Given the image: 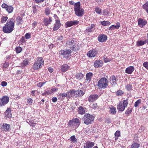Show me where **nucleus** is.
Here are the masks:
<instances>
[{
    "label": "nucleus",
    "instance_id": "obj_15",
    "mask_svg": "<svg viewBox=\"0 0 148 148\" xmlns=\"http://www.w3.org/2000/svg\"><path fill=\"white\" fill-rule=\"evenodd\" d=\"M5 116L9 118L12 117L11 110L10 108H8L4 113Z\"/></svg>",
    "mask_w": 148,
    "mask_h": 148
},
{
    "label": "nucleus",
    "instance_id": "obj_24",
    "mask_svg": "<svg viewBox=\"0 0 148 148\" xmlns=\"http://www.w3.org/2000/svg\"><path fill=\"white\" fill-rule=\"evenodd\" d=\"M69 66L67 65L63 64L61 66V71L63 72H65L69 69Z\"/></svg>",
    "mask_w": 148,
    "mask_h": 148
},
{
    "label": "nucleus",
    "instance_id": "obj_52",
    "mask_svg": "<svg viewBox=\"0 0 148 148\" xmlns=\"http://www.w3.org/2000/svg\"><path fill=\"white\" fill-rule=\"evenodd\" d=\"M141 99H139L137 100L136 101L135 103L134 106L136 107H137L141 103Z\"/></svg>",
    "mask_w": 148,
    "mask_h": 148
},
{
    "label": "nucleus",
    "instance_id": "obj_21",
    "mask_svg": "<svg viewBox=\"0 0 148 148\" xmlns=\"http://www.w3.org/2000/svg\"><path fill=\"white\" fill-rule=\"evenodd\" d=\"M61 25L60 21L59 20H56V24L53 28V30L56 31L58 30L60 27Z\"/></svg>",
    "mask_w": 148,
    "mask_h": 148
},
{
    "label": "nucleus",
    "instance_id": "obj_12",
    "mask_svg": "<svg viewBox=\"0 0 148 148\" xmlns=\"http://www.w3.org/2000/svg\"><path fill=\"white\" fill-rule=\"evenodd\" d=\"M99 96L97 94L91 95L88 98V101L90 103H92L96 100L99 97Z\"/></svg>",
    "mask_w": 148,
    "mask_h": 148
},
{
    "label": "nucleus",
    "instance_id": "obj_47",
    "mask_svg": "<svg viewBox=\"0 0 148 148\" xmlns=\"http://www.w3.org/2000/svg\"><path fill=\"white\" fill-rule=\"evenodd\" d=\"M124 93V92L121 90H118L116 93V95L118 96L122 95Z\"/></svg>",
    "mask_w": 148,
    "mask_h": 148
},
{
    "label": "nucleus",
    "instance_id": "obj_58",
    "mask_svg": "<svg viewBox=\"0 0 148 148\" xmlns=\"http://www.w3.org/2000/svg\"><path fill=\"white\" fill-rule=\"evenodd\" d=\"M116 25H114V29H118L119 28V27H120V23L119 22H117L116 23Z\"/></svg>",
    "mask_w": 148,
    "mask_h": 148
},
{
    "label": "nucleus",
    "instance_id": "obj_17",
    "mask_svg": "<svg viewBox=\"0 0 148 148\" xmlns=\"http://www.w3.org/2000/svg\"><path fill=\"white\" fill-rule=\"evenodd\" d=\"M93 75L92 73L89 72L86 74V79H85V82L86 83H89L91 80L92 77Z\"/></svg>",
    "mask_w": 148,
    "mask_h": 148
},
{
    "label": "nucleus",
    "instance_id": "obj_61",
    "mask_svg": "<svg viewBox=\"0 0 148 148\" xmlns=\"http://www.w3.org/2000/svg\"><path fill=\"white\" fill-rule=\"evenodd\" d=\"M143 66L147 69H148V62H145L143 64Z\"/></svg>",
    "mask_w": 148,
    "mask_h": 148
},
{
    "label": "nucleus",
    "instance_id": "obj_62",
    "mask_svg": "<svg viewBox=\"0 0 148 148\" xmlns=\"http://www.w3.org/2000/svg\"><path fill=\"white\" fill-rule=\"evenodd\" d=\"M58 90V89L57 88H52L51 89V90L50 91V92L51 93V94L53 92L56 91Z\"/></svg>",
    "mask_w": 148,
    "mask_h": 148
},
{
    "label": "nucleus",
    "instance_id": "obj_10",
    "mask_svg": "<svg viewBox=\"0 0 148 148\" xmlns=\"http://www.w3.org/2000/svg\"><path fill=\"white\" fill-rule=\"evenodd\" d=\"M98 54V51L95 49L90 50L87 53V56L89 57L93 58L96 56Z\"/></svg>",
    "mask_w": 148,
    "mask_h": 148
},
{
    "label": "nucleus",
    "instance_id": "obj_63",
    "mask_svg": "<svg viewBox=\"0 0 148 148\" xmlns=\"http://www.w3.org/2000/svg\"><path fill=\"white\" fill-rule=\"evenodd\" d=\"M25 37L26 39H28L30 38L31 35L29 33H27L25 35Z\"/></svg>",
    "mask_w": 148,
    "mask_h": 148
},
{
    "label": "nucleus",
    "instance_id": "obj_53",
    "mask_svg": "<svg viewBox=\"0 0 148 148\" xmlns=\"http://www.w3.org/2000/svg\"><path fill=\"white\" fill-rule=\"evenodd\" d=\"M33 10V14L37 13V9L36 8V5H33L32 7Z\"/></svg>",
    "mask_w": 148,
    "mask_h": 148
},
{
    "label": "nucleus",
    "instance_id": "obj_48",
    "mask_svg": "<svg viewBox=\"0 0 148 148\" xmlns=\"http://www.w3.org/2000/svg\"><path fill=\"white\" fill-rule=\"evenodd\" d=\"M58 96H60V97L62 96V98H63V99H64V98L65 97H66V98L67 99V94L66 92L61 93L59 95H58Z\"/></svg>",
    "mask_w": 148,
    "mask_h": 148
},
{
    "label": "nucleus",
    "instance_id": "obj_13",
    "mask_svg": "<svg viewBox=\"0 0 148 148\" xmlns=\"http://www.w3.org/2000/svg\"><path fill=\"white\" fill-rule=\"evenodd\" d=\"M95 26V24H91L90 26L88 27L85 30V32L88 34L92 32L95 29V28H94Z\"/></svg>",
    "mask_w": 148,
    "mask_h": 148
},
{
    "label": "nucleus",
    "instance_id": "obj_30",
    "mask_svg": "<svg viewBox=\"0 0 148 148\" xmlns=\"http://www.w3.org/2000/svg\"><path fill=\"white\" fill-rule=\"evenodd\" d=\"M76 95L78 97H82L84 95V93L83 91L81 90H78L76 91Z\"/></svg>",
    "mask_w": 148,
    "mask_h": 148
},
{
    "label": "nucleus",
    "instance_id": "obj_35",
    "mask_svg": "<svg viewBox=\"0 0 148 148\" xmlns=\"http://www.w3.org/2000/svg\"><path fill=\"white\" fill-rule=\"evenodd\" d=\"M143 9L148 14V1L146 2L143 6Z\"/></svg>",
    "mask_w": 148,
    "mask_h": 148
},
{
    "label": "nucleus",
    "instance_id": "obj_56",
    "mask_svg": "<svg viewBox=\"0 0 148 148\" xmlns=\"http://www.w3.org/2000/svg\"><path fill=\"white\" fill-rule=\"evenodd\" d=\"M79 21L77 20L72 21V26L78 25L79 23Z\"/></svg>",
    "mask_w": 148,
    "mask_h": 148
},
{
    "label": "nucleus",
    "instance_id": "obj_57",
    "mask_svg": "<svg viewBox=\"0 0 148 148\" xmlns=\"http://www.w3.org/2000/svg\"><path fill=\"white\" fill-rule=\"evenodd\" d=\"M79 21L77 20L72 21V26L78 25L79 23Z\"/></svg>",
    "mask_w": 148,
    "mask_h": 148
},
{
    "label": "nucleus",
    "instance_id": "obj_6",
    "mask_svg": "<svg viewBox=\"0 0 148 148\" xmlns=\"http://www.w3.org/2000/svg\"><path fill=\"white\" fill-rule=\"evenodd\" d=\"M128 104V102L127 100H124L122 101H120L117 106V110L119 111H123L125 107H127Z\"/></svg>",
    "mask_w": 148,
    "mask_h": 148
},
{
    "label": "nucleus",
    "instance_id": "obj_49",
    "mask_svg": "<svg viewBox=\"0 0 148 148\" xmlns=\"http://www.w3.org/2000/svg\"><path fill=\"white\" fill-rule=\"evenodd\" d=\"M125 89L126 90L130 91L132 90V86L130 84H127L125 87Z\"/></svg>",
    "mask_w": 148,
    "mask_h": 148
},
{
    "label": "nucleus",
    "instance_id": "obj_9",
    "mask_svg": "<svg viewBox=\"0 0 148 148\" xmlns=\"http://www.w3.org/2000/svg\"><path fill=\"white\" fill-rule=\"evenodd\" d=\"M10 128L9 124L6 123H1L0 130L3 132H7L9 131Z\"/></svg>",
    "mask_w": 148,
    "mask_h": 148
},
{
    "label": "nucleus",
    "instance_id": "obj_5",
    "mask_svg": "<svg viewBox=\"0 0 148 148\" xmlns=\"http://www.w3.org/2000/svg\"><path fill=\"white\" fill-rule=\"evenodd\" d=\"M44 61L42 57L37 58V60L33 65L32 68L34 70H36L41 67L42 65H43Z\"/></svg>",
    "mask_w": 148,
    "mask_h": 148
},
{
    "label": "nucleus",
    "instance_id": "obj_22",
    "mask_svg": "<svg viewBox=\"0 0 148 148\" xmlns=\"http://www.w3.org/2000/svg\"><path fill=\"white\" fill-rule=\"evenodd\" d=\"M102 64V61L101 60H97L95 61L94 65L95 67H99L101 66Z\"/></svg>",
    "mask_w": 148,
    "mask_h": 148
},
{
    "label": "nucleus",
    "instance_id": "obj_29",
    "mask_svg": "<svg viewBox=\"0 0 148 148\" xmlns=\"http://www.w3.org/2000/svg\"><path fill=\"white\" fill-rule=\"evenodd\" d=\"M133 109V108L132 106H130L125 111V114L129 116L132 113Z\"/></svg>",
    "mask_w": 148,
    "mask_h": 148
},
{
    "label": "nucleus",
    "instance_id": "obj_50",
    "mask_svg": "<svg viewBox=\"0 0 148 148\" xmlns=\"http://www.w3.org/2000/svg\"><path fill=\"white\" fill-rule=\"evenodd\" d=\"M69 91L70 92L71 97H72V96H74L76 93V90L74 89L70 90H69Z\"/></svg>",
    "mask_w": 148,
    "mask_h": 148
},
{
    "label": "nucleus",
    "instance_id": "obj_36",
    "mask_svg": "<svg viewBox=\"0 0 148 148\" xmlns=\"http://www.w3.org/2000/svg\"><path fill=\"white\" fill-rule=\"evenodd\" d=\"M8 18L6 16H2L1 17V23H5L7 21Z\"/></svg>",
    "mask_w": 148,
    "mask_h": 148
},
{
    "label": "nucleus",
    "instance_id": "obj_19",
    "mask_svg": "<svg viewBox=\"0 0 148 148\" xmlns=\"http://www.w3.org/2000/svg\"><path fill=\"white\" fill-rule=\"evenodd\" d=\"M134 70V67L133 66L128 67L125 70V72L128 74H131Z\"/></svg>",
    "mask_w": 148,
    "mask_h": 148
},
{
    "label": "nucleus",
    "instance_id": "obj_34",
    "mask_svg": "<svg viewBox=\"0 0 148 148\" xmlns=\"http://www.w3.org/2000/svg\"><path fill=\"white\" fill-rule=\"evenodd\" d=\"M74 41L73 40L69 39L66 42V44L70 46L73 45L75 43Z\"/></svg>",
    "mask_w": 148,
    "mask_h": 148
},
{
    "label": "nucleus",
    "instance_id": "obj_40",
    "mask_svg": "<svg viewBox=\"0 0 148 148\" xmlns=\"http://www.w3.org/2000/svg\"><path fill=\"white\" fill-rule=\"evenodd\" d=\"M78 46L75 45H73V46L71 47L70 48L73 51H77L78 50Z\"/></svg>",
    "mask_w": 148,
    "mask_h": 148
},
{
    "label": "nucleus",
    "instance_id": "obj_28",
    "mask_svg": "<svg viewBox=\"0 0 148 148\" xmlns=\"http://www.w3.org/2000/svg\"><path fill=\"white\" fill-rule=\"evenodd\" d=\"M104 61L105 62H107L111 61L112 59V56L111 55H109L107 57L106 56H103Z\"/></svg>",
    "mask_w": 148,
    "mask_h": 148
},
{
    "label": "nucleus",
    "instance_id": "obj_3",
    "mask_svg": "<svg viewBox=\"0 0 148 148\" xmlns=\"http://www.w3.org/2000/svg\"><path fill=\"white\" fill-rule=\"evenodd\" d=\"M108 85V81L105 77H102L98 81L97 86L99 89H104Z\"/></svg>",
    "mask_w": 148,
    "mask_h": 148
},
{
    "label": "nucleus",
    "instance_id": "obj_4",
    "mask_svg": "<svg viewBox=\"0 0 148 148\" xmlns=\"http://www.w3.org/2000/svg\"><path fill=\"white\" fill-rule=\"evenodd\" d=\"M83 118L84 122L85 124L88 125L92 123L94 121V117L89 113L86 114Z\"/></svg>",
    "mask_w": 148,
    "mask_h": 148
},
{
    "label": "nucleus",
    "instance_id": "obj_51",
    "mask_svg": "<svg viewBox=\"0 0 148 148\" xmlns=\"http://www.w3.org/2000/svg\"><path fill=\"white\" fill-rule=\"evenodd\" d=\"M29 61L27 60H24L22 63V65L23 66H27L29 64Z\"/></svg>",
    "mask_w": 148,
    "mask_h": 148
},
{
    "label": "nucleus",
    "instance_id": "obj_54",
    "mask_svg": "<svg viewBox=\"0 0 148 148\" xmlns=\"http://www.w3.org/2000/svg\"><path fill=\"white\" fill-rule=\"evenodd\" d=\"M47 82V81H45V82H40L38 83L37 84V85L38 87H41L44 85L45 84V83H46Z\"/></svg>",
    "mask_w": 148,
    "mask_h": 148
},
{
    "label": "nucleus",
    "instance_id": "obj_32",
    "mask_svg": "<svg viewBox=\"0 0 148 148\" xmlns=\"http://www.w3.org/2000/svg\"><path fill=\"white\" fill-rule=\"evenodd\" d=\"M146 43V40L142 41L140 40V41H138L136 42V45L138 46H140L143 45Z\"/></svg>",
    "mask_w": 148,
    "mask_h": 148
},
{
    "label": "nucleus",
    "instance_id": "obj_20",
    "mask_svg": "<svg viewBox=\"0 0 148 148\" xmlns=\"http://www.w3.org/2000/svg\"><path fill=\"white\" fill-rule=\"evenodd\" d=\"M78 109L77 112L79 114L82 115L85 114L86 108H84L82 106H80L78 108Z\"/></svg>",
    "mask_w": 148,
    "mask_h": 148
},
{
    "label": "nucleus",
    "instance_id": "obj_16",
    "mask_svg": "<svg viewBox=\"0 0 148 148\" xmlns=\"http://www.w3.org/2000/svg\"><path fill=\"white\" fill-rule=\"evenodd\" d=\"M98 40L99 42H103L107 40V37L105 35L102 34L98 36Z\"/></svg>",
    "mask_w": 148,
    "mask_h": 148
},
{
    "label": "nucleus",
    "instance_id": "obj_11",
    "mask_svg": "<svg viewBox=\"0 0 148 148\" xmlns=\"http://www.w3.org/2000/svg\"><path fill=\"white\" fill-rule=\"evenodd\" d=\"M9 101V97L7 96H3L0 99L1 106H4L7 104Z\"/></svg>",
    "mask_w": 148,
    "mask_h": 148
},
{
    "label": "nucleus",
    "instance_id": "obj_37",
    "mask_svg": "<svg viewBox=\"0 0 148 148\" xmlns=\"http://www.w3.org/2000/svg\"><path fill=\"white\" fill-rule=\"evenodd\" d=\"M110 111L111 113L113 114H115L116 112V108L114 107H112V108H110Z\"/></svg>",
    "mask_w": 148,
    "mask_h": 148
},
{
    "label": "nucleus",
    "instance_id": "obj_7",
    "mask_svg": "<svg viewBox=\"0 0 148 148\" xmlns=\"http://www.w3.org/2000/svg\"><path fill=\"white\" fill-rule=\"evenodd\" d=\"M71 53V51L70 49L66 51L62 50L59 51V54L61 55H62L64 58L66 59L70 58Z\"/></svg>",
    "mask_w": 148,
    "mask_h": 148
},
{
    "label": "nucleus",
    "instance_id": "obj_8",
    "mask_svg": "<svg viewBox=\"0 0 148 148\" xmlns=\"http://www.w3.org/2000/svg\"><path fill=\"white\" fill-rule=\"evenodd\" d=\"M1 7L4 9H5L6 11L8 13H11L13 12L14 10V7L11 5H8L6 3H3L1 5Z\"/></svg>",
    "mask_w": 148,
    "mask_h": 148
},
{
    "label": "nucleus",
    "instance_id": "obj_59",
    "mask_svg": "<svg viewBox=\"0 0 148 148\" xmlns=\"http://www.w3.org/2000/svg\"><path fill=\"white\" fill-rule=\"evenodd\" d=\"M50 94H51V93L50 92V91H47L45 90L44 92L42 93V96H44V95H49Z\"/></svg>",
    "mask_w": 148,
    "mask_h": 148
},
{
    "label": "nucleus",
    "instance_id": "obj_39",
    "mask_svg": "<svg viewBox=\"0 0 148 148\" xmlns=\"http://www.w3.org/2000/svg\"><path fill=\"white\" fill-rule=\"evenodd\" d=\"M70 139L71 143H75L77 141V139L75 138V135L71 136L70 137Z\"/></svg>",
    "mask_w": 148,
    "mask_h": 148
},
{
    "label": "nucleus",
    "instance_id": "obj_64",
    "mask_svg": "<svg viewBox=\"0 0 148 148\" xmlns=\"http://www.w3.org/2000/svg\"><path fill=\"white\" fill-rule=\"evenodd\" d=\"M7 83L5 81H3L1 83V85L3 87H5L6 86Z\"/></svg>",
    "mask_w": 148,
    "mask_h": 148
},
{
    "label": "nucleus",
    "instance_id": "obj_18",
    "mask_svg": "<svg viewBox=\"0 0 148 148\" xmlns=\"http://www.w3.org/2000/svg\"><path fill=\"white\" fill-rule=\"evenodd\" d=\"M52 18L50 17L49 18V19L47 18H44L43 21V23L46 26H48L52 21Z\"/></svg>",
    "mask_w": 148,
    "mask_h": 148
},
{
    "label": "nucleus",
    "instance_id": "obj_45",
    "mask_svg": "<svg viewBox=\"0 0 148 148\" xmlns=\"http://www.w3.org/2000/svg\"><path fill=\"white\" fill-rule=\"evenodd\" d=\"M66 27H68L72 26V21H68L65 23Z\"/></svg>",
    "mask_w": 148,
    "mask_h": 148
},
{
    "label": "nucleus",
    "instance_id": "obj_46",
    "mask_svg": "<svg viewBox=\"0 0 148 148\" xmlns=\"http://www.w3.org/2000/svg\"><path fill=\"white\" fill-rule=\"evenodd\" d=\"M139 146V144L135 143H133L131 145V148H138Z\"/></svg>",
    "mask_w": 148,
    "mask_h": 148
},
{
    "label": "nucleus",
    "instance_id": "obj_55",
    "mask_svg": "<svg viewBox=\"0 0 148 148\" xmlns=\"http://www.w3.org/2000/svg\"><path fill=\"white\" fill-rule=\"evenodd\" d=\"M30 125L32 127H35L36 124V123H34L33 120H31L29 121Z\"/></svg>",
    "mask_w": 148,
    "mask_h": 148
},
{
    "label": "nucleus",
    "instance_id": "obj_25",
    "mask_svg": "<svg viewBox=\"0 0 148 148\" xmlns=\"http://www.w3.org/2000/svg\"><path fill=\"white\" fill-rule=\"evenodd\" d=\"M94 142H88L86 143V145L84 146V148H91L94 145Z\"/></svg>",
    "mask_w": 148,
    "mask_h": 148
},
{
    "label": "nucleus",
    "instance_id": "obj_38",
    "mask_svg": "<svg viewBox=\"0 0 148 148\" xmlns=\"http://www.w3.org/2000/svg\"><path fill=\"white\" fill-rule=\"evenodd\" d=\"M51 11L50 8L47 7L45 9V14L47 16H48L50 13Z\"/></svg>",
    "mask_w": 148,
    "mask_h": 148
},
{
    "label": "nucleus",
    "instance_id": "obj_2",
    "mask_svg": "<svg viewBox=\"0 0 148 148\" xmlns=\"http://www.w3.org/2000/svg\"><path fill=\"white\" fill-rule=\"evenodd\" d=\"M74 9L75 14L78 16H82L84 14V9L80 7V3L79 1L75 3Z\"/></svg>",
    "mask_w": 148,
    "mask_h": 148
},
{
    "label": "nucleus",
    "instance_id": "obj_42",
    "mask_svg": "<svg viewBox=\"0 0 148 148\" xmlns=\"http://www.w3.org/2000/svg\"><path fill=\"white\" fill-rule=\"evenodd\" d=\"M74 121L73 120V119L72 120H71L69 121L68 122V125L71 127H75L74 125Z\"/></svg>",
    "mask_w": 148,
    "mask_h": 148
},
{
    "label": "nucleus",
    "instance_id": "obj_23",
    "mask_svg": "<svg viewBox=\"0 0 148 148\" xmlns=\"http://www.w3.org/2000/svg\"><path fill=\"white\" fill-rule=\"evenodd\" d=\"M74 121V125L75 128H77L80 125L79 120L77 118L73 119Z\"/></svg>",
    "mask_w": 148,
    "mask_h": 148
},
{
    "label": "nucleus",
    "instance_id": "obj_27",
    "mask_svg": "<svg viewBox=\"0 0 148 148\" xmlns=\"http://www.w3.org/2000/svg\"><path fill=\"white\" fill-rule=\"evenodd\" d=\"M111 80V84L112 85H115L117 84L116 80V77L114 75L112 76L110 78Z\"/></svg>",
    "mask_w": 148,
    "mask_h": 148
},
{
    "label": "nucleus",
    "instance_id": "obj_1",
    "mask_svg": "<svg viewBox=\"0 0 148 148\" xmlns=\"http://www.w3.org/2000/svg\"><path fill=\"white\" fill-rule=\"evenodd\" d=\"M14 21L13 18H10L3 28V32L6 33H10L13 30L14 27Z\"/></svg>",
    "mask_w": 148,
    "mask_h": 148
},
{
    "label": "nucleus",
    "instance_id": "obj_26",
    "mask_svg": "<svg viewBox=\"0 0 148 148\" xmlns=\"http://www.w3.org/2000/svg\"><path fill=\"white\" fill-rule=\"evenodd\" d=\"M75 76L76 79L80 80L83 78L84 75L81 72H79L77 73Z\"/></svg>",
    "mask_w": 148,
    "mask_h": 148
},
{
    "label": "nucleus",
    "instance_id": "obj_43",
    "mask_svg": "<svg viewBox=\"0 0 148 148\" xmlns=\"http://www.w3.org/2000/svg\"><path fill=\"white\" fill-rule=\"evenodd\" d=\"M95 11L97 13L100 14H101V10L100 8L98 7H96L95 8Z\"/></svg>",
    "mask_w": 148,
    "mask_h": 148
},
{
    "label": "nucleus",
    "instance_id": "obj_60",
    "mask_svg": "<svg viewBox=\"0 0 148 148\" xmlns=\"http://www.w3.org/2000/svg\"><path fill=\"white\" fill-rule=\"evenodd\" d=\"M104 121L106 123L108 124L111 122L110 119L108 118L105 119Z\"/></svg>",
    "mask_w": 148,
    "mask_h": 148
},
{
    "label": "nucleus",
    "instance_id": "obj_14",
    "mask_svg": "<svg viewBox=\"0 0 148 148\" xmlns=\"http://www.w3.org/2000/svg\"><path fill=\"white\" fill-rule=\"evenodd\" d=\"M138 25L140 27H143L147 24V22L146 21L140 18L138 20Z\"/></svg>",
    "mask_w": 148,
    "mask_h": 148
},
{
    "label": "nucleus",
    "instance_id": "obj_44",
    "mask_svg": "<svg viewBox=\"0 0 148 148\" xmlns=\"http://www.w3.org/2000/svg\"><path fill=\"white\" fill-rule=\"evenodd\" d=\"M22 49L21 47H17L15 48L16 52L17 53H21L22 51Z\"/></svg>",
    "mask_w": 148,
    "mask_h": 148
},
{
    "label": "nucleus",
    "instance_id": "obj_31",
    "mask_svg": "<svg viewBox=\"0 0 148 148\" xmlns=\"http://www.w3.org/2000/svg\"><path fill=\"white\" fill-rule=\"evenodd\" d=\"M16 19L17 22V24L18 25H22L23 20L22 18L20 16H18L16 17Z\"/></svg>",
    "mask_w": 148,
    "mask_h": 148
},
{
    "label": "nucleus",
    "instance_id": "obj_41",
    "mask_svg": "<svg viewBox=\"0 0 148 148\" xmlns=\"http://www.w3.org/2000/svg\"><path fill=\"white\" fill-rule=\"evenodd\" d=\"M101 24L104 26H106L110 25L111 23L108 21H103L101 22Z\"/></svg>",
    "mask_w": 148,
    "mask_h": 148
},
{
    "label": "nucleus",
    "instance_id": "obj_33",
    "mask_svg": "<svg viewBox=\"0 0 148 148\" xmlns=\"http://www.w3.org/2000/svg\"><path fill=\"white\" fill-rule=\"evenodd\" d=\"M114 136L115 139L116 140L121 136L120 131L119 130L116 131L114 134Z\"/></svg>",
    "mask_w": 148,
    "mask_h": 148
}]
</instances>
